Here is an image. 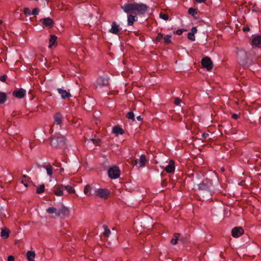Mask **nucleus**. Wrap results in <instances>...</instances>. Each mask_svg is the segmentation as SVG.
<instances>
[{"mask_svg":"<svg viewBox=\"0 0 261 261\" xmlns=\"http://www.w3.org/2000/svg\"><path fill=\"white\" fill-rule=\"evenodd\" d=\"M238 57L239 63L242 66L250 67L257 64L258 66H260L259 62L260 57L257 55L255 48H252L248 53H246L244 50H240L238 52Z\"/></svg>","mask_w":261,"mask_h":261,"instance_id":"1","label":"nucleus"},{"mask_svg":"<svg viewBox=\"0 0 261 261\" xmlns=\"http://www.w3.org/2000/svg\"><path fill=\"white\" fill-rule=\"evenodd\" d=\"M121 8L126 13L142 14L145 12L147 9L146 5L139 4L137 3H129L121 6Z\"/></svg>","mask_w":261,"mask_h":261,"instance_id":"2","label":"nucleus"},{"mask_svg":"<svg viewBox=\"0 0 261 261\" xmlns=\"http://www.w3.org/2000/svg\"><path fill=\"white\" fill-rule=\"evenodd\" d=\"M65 138L60 134H56L50 138V145L53 147H62L65 144Z\"/></svg>","mask_w":261,"mask_h":261,"instance_id":"3","label":"nucleus"},{"mask_svg":"<svg viewBox=\"0 0 261 261\" xmlns=\"http://www.w3.org/2000/svg\"><path fill=\"white\" fill-rule=\"evenodd\" d=\"M199 190L205 191L211 194L213 190V181L211 179L205 178L198 185Z\"/></svg>","mask_w":261,"mask_h":261,"instance_id":"4","label":"nucleus"},{"mask_svg":"<svg viewBox=\"0 0 261 261\" xmlns=\"http://www.w3.org/2000/svg\"><path fill=\"white\" fill-rule=\"evenodd\" d=\"M109 78L106 76H99L96 81V87L102 88L105 86H107L109 84Z\"/></svg>","mask_w":261,"mask_h":261,"instance_id":"5","label":"nucleus"},{"mask_svg":"<svg viewBox=\"0 0 261 261\" xmlns=\"http://www.w3.org/2000/svg\"><path fill=\"white\" fill-rule=\"evenodd\" d=\"M108 175L112 179H116L118 178L120 174V171L116 166H114L110 168L108 170Z\"/></svg>","mask_w":261,"mask_h":261,"instance_id":"6","label":"nucleus"},{"mask_svg":"<svg viewBox=\"0 0 261 261\" xmlns=\"http://www.w3.org/2000/svg\"><path fill=\"white\" fill-rule=\"evenodd\" d=\"M98 189L95 188L92 185H86L84 190V193L87 196L95 195L97 196Z\"/></svg>","mask_w":261,"mask_h":261,"instance_id":"7","label":"nucleus"},{"mask_svg":"<svg viewBox=\"0 0 261 261\" xmlns=\"http://www.w3.org/2000/svg\"><path fill=\"white\" fill-rule=\"evenodd\" d=\"M201 64L204 68H206L208 71L211 70L213 68V62L208 57H204L201 60Z\"/></svg>","mask_w":261,"mask_h":261,"instance_id":"8","label":"nucleus"},{"mask_svg":"<svg viewBox=\"0 0 261 261\" xmlns=\"http://www.w3.org/2000/svg\"><path fill=\"white\" fill-rule=\"evenodd\" d=\"M110 192L107 189H98L97 192V196L101 198L106 199L110 195Z\"/></svg>","mask_w":261,"mask_h":261,"instance_id":"9","label":"nucleus"},{"mask_svg":"<svg viewBox=\"0 0 261 261\" xmlns=\"http://www.w3.org/2000/svg\"><path fill=\"white\" fill-rule=\"evenodd\" d=\"M244 230L241 227H235L231 230V235L233 238H238L243 234Z\"/></svg>","mask_w":261,"mask_h":261,"instance_id":"10","label":"nucleus"},{"mask_svg":"<svg viewBox=\"0 0 261 261\" xmlns=\"http://www.w3.org/2000/svg\"><path fill=\"white\" fill-rule=\"evenodd\" d=\"M63 116L59 113H56L54 115V125H59L61 127V124L62 122Z\"/></svg>","mask_w":261,"mask_h":261,"instance_id":"11","label":"nucleus"},{"mask_svg":"<svg viewBox=\"0 0 261 261\" xmlns=\"http://www.w3.org/2000/svg\"><path fill=\"white\" fill-rule=\"evenodd\" d=\"M25 90L22 88H20L14 91V92H13V95L18 98H22L25 96Z\"/></svg>","mask_w":261,"mask_h":261,"instance_id":"12","label":"nucleus"},{"mask_svg":"<svg viewBox=\"0 0 261 261\" xmlns=\"http://www.w3.org/2000/svg\"><path fill=\"white\" fill-rule=\"evenodd\" d=\"M40 21L42 22L44 26L51 28L54 24V22L52 19L49 17L41 19Z\"/></svg>","mask_w":261,"mask_h":261,"instance_id":"13","label":"nucleus"},{"mask_svg":"<svg viewBox=\"0 0 261 261\" xmlns=\"http://www.w3.org/2000/svg\"><path fill=\"white\" fill-rule=\"evenodd\" d=\"M164 170L168 173H173L175 171L174 161L170 160L169 164L165 167Z\"/></svg>","mask_w":261,"mask_h":261,"instance_id":"14","label":"nucleus"},{"mask_svg":"<svg viewBox=\"0 0 261 261\" xmlns=\"http://www.w3.org/2000/svg\"><path fill=\"white\" fill-rule=\"evenodd\" d=\"M146 161V156L142 154L139 160L135 161V164L139 167H143L145 166Z\"/></svg>","mask_w":261,"mask_h":261,"instance_id":"15","label":"nucleus"},{"mask_svg":"<svg viewBox=\"0 0 261 261\" xmlns=\"http://www.w3.org/2000/svg\"><path fill=\"white\" fill-rule=\"evenodd\" d=\"M120 31L119 25L115 21H113L111 25V29L110 32L114 34H118Z\"/></svg>","mask_w":261,"mask_h":261,"instance_id":"16","label":"nucleus"},{"mask_svg":"<svg viewBox=\"0 0 261 261\" xmlns=\"http://www.w3.org/2000/svg\"><path fill=\"white\" fill-rule=\"evenodd\" d=\"M252 44L256 47H261V35L255 36L252 40Z\"/></svg>","mask_w":261,"mask_h":261,"instance_id":"17","label":"nucleus"},{"mask_svg":"<svg viewBox=\"0 0 261 261\" xmlns=\"http://www.w3.org/2000/svg\"><path fill=\"white\" fill-rule=\"evenodd\" d=\"M63 185H60L56 187L54 192L56 196H61L63 195Z\"/></svg>","mask_w":261,"mask_h":261,"instance_id":"18","label":"nucleus"},{"mask_svg":"<svg viewBox=\"0 0 261 261\" xmlns=\"http://www.w3.org/2000/svg\"><path fill=\"white\" fill-rule=\"evenodd\" d=\"M58 213L60 214V216L61 215L65 216L69 215V211L67 207L63 205L58 208Z\"/></svg>","mask_w":261,"mask_h":261,"instance_id":"19","label":"nucleus"},{"mask_svg":"<svg viewBox=\"0 0 261 261\" xmlns=\"http://www.w3.org/2000/svg\"><path fill=\"white\" fill-rule=\"evenodd\" d=\"M57 90L59 93H60L61 95V97L63 99L71 97V95L70 94V93L67 92L65 90H63L61 88H58Z\"/></svg>","mask_w":261,"mask_h":261,"instance_id":"20","label":"nucleus"},{"mask_svg":"<svg viewBox=\"0 0 261 261\" xmlns=\"http://www.w3.org/2000/svg\"><path fill=\"white\" fill-rule=\"evenodd\" d=\"M46 212L49 214H55L57 217L60 216V214L58 213V208L54 207H49L46 210Z\"/></svg>","mask_w":261,"mask_h":261,"instance_id":"21","label":"nucleus"},{"mask_svg":"<svg viewBox=\"0 0 261 261\" xmlns=\"http://www.w3.org/2000/svg\"><path fill=\"white\" fill-rule=\"evenodd\" d=\"M38 167H41L45 168L46 170L47 174L48 175L50 176L53 174V167L50 165L48 164L47 165H38Z\"/></svg>","mask_w":261,"mask_h":261,"instance_id":"22","label":"nucleus"},{"mask_svg":"<svg viewBox=\"0 0 261 261\" xmlns=\"http://www.w3.org/2000/svg\"><path fill=\"white\" fill-rule=\"evenodd\" d=\"M137 18L136 16L133 15L132 14H129L127 15V24L128 25H132L134 22L136 21Z\"/></svg>","mask_w":261,"mask_h":261,"instance_id":"23","label":"nucleus"},{"mask_svg":"<svg viewBox=\"0 0 261 261\" xmlns=\"http://www.w3.org/2000/svg\"><path fill=\"white\" fill-rule=\"evenodd\" d=\"M1 236L3 239H7L9 236V230L6 228H3L1 233Z\"/></svg>","mask_w":261,"mask_h":261,"instance_id":"24","label":"nucleus"},{"mask_svg":"<svg viewBox=\"0 0 261 261\" xmlns=\"http://www.w3.org/2000/svg\"><path fill=\"white\" fill-rule=\"evenodd\" d=\"M27 258L29 261H35L34 258L35 256V253L34 251H28L27 253Z\"/></svg>","mask_w":261,"mask_h":261,"instance_id":"25","label":"nucleus"},{"mask_svg":"<svg viewBox=\"0 0 261 261\" xmlns=\"http://www.w3.org/2000/svg\"><path fill=\"white\" fill-rule=\"evenodd\" d=\"M113 133L116 135H118V134L122 135L123 134L124 131L120 127H119L118 126H115L113 128Z\"/></svg>","mask_w":261,"mask_h":261,"instance_id":"26","label":"nucleus"},{"mask_svg":"<svg viewBox=\"0 0 261 261\" xmlns=\"http://www.w3.org/2000/svg\"><path fill=\"white\" fill-rule=\"evenodd\" d=\"M57 39V37L55 35H50L49 39L50 44L48 47H51L53 45H54Z\"/></svg>","mask_w":261,"mask_h":261,"instance_id":"27","label":"nucleus"},{"mask_svg":"<svg viewBox=\"0 0 261 261\" xmlns=\"http://www.w3.org/2000/svg\"><path fill=\"white\" fill-rule=\"evenodd\" d=\"M179 236H180V234L179 233H175L174 234V238H173L171 240V243L173 245L176 244Z\"/></svg>","mask_w":261,"mask_h":261,"instance_id":"28","label":"nucleus"},{"mask_svg":"<svg viewBox=\"0 0 261 261\" xmlns=\"http://www.w3.org/2000/svg\"><path fill=\"white\" fill-rule=\"evenodd\" d=\"M64 190H66L69 193H73L74 192L73 188L70 186H64L63 185Z\"/></svg>","mask_w":261,"mask_h":261,"instance_id":"29","label":"nucleus"},{"mask_svg":"<svg viewBox=\"0 0 261 261\" xmlns=\"http://www.w3.org/2000/svg\"><path fill=\"white\" fill-rule=\"evenodd\" d=\"M6 94L5 93L0 92V104L4 103L6 100Z\"/></svg>","mask_w":261,"mask_h":261,"instance_id":"30","label":"nucleus"},{"mask_svg":"<svg viewBox=\"0 0 261 261\" xmlns=\"http://www.w3.org/2000/svg\"><path fill=\"white\" fill-rule=\"evenodd\" d=\"M126 117L128 119H131L133 121H134L135 120V115H134V113L133 112H132V111L129 112L128 113H127L126 114Z\"/></svg>","mask_w":261,"mask_h":261,"instance_id":"31","label":"nucleus"},{"mask_svg":"<svg viewBox=\"0 0 261 261\" xmlns=\"http://www.w3.org/2000/svg\"><path fill=\"white\" fill-rule=\"evenodd\" d=\"M103 227L105 229V232L103 233L104 236L106 237H109L111 233V231H110V229H109L108 227L106 225H103Z\"/></svg>","mask_w":261,"mask_h":261,"instance_id":"32","label":"nucleus"},{"mask_svg":"<svg viewBox=\"0 0 261 261\" xmlns=\"http://www.w3.org/2000/svg\"><path fill=\"white\" fill-rule=\"evenodd\" d=\"M171 35H165L164 36V42L166 44H169L171 43Z\"/></svg>","mask_w":261,"mask_h":261,"instance_id":"33","label":"nucleus"},{"mask_svg":"<svg viewBox=\"0 0 261 261\" xmlns=\"http://www.w3.org/2000/svg\"><path fill=\"white\" fill-rule=\"evenodd\" d=\"M45 189V186L44 185H40L39 187L37 188L36 190V193L38 194H41L43 193Z\"/></svg>","mask_w":261,"mask_h":261,"instance_id":"34","label":"nucleus"},{"mask_svg":"<svg viewBox=\"0 0 261 261\" xmlns=\"http://www.w3.org/2000/svg\"><path fill=\"white\" fill-rule=\"evenodd\" d=\"M188 13L189 14H191L193 16H195V15L197 14L196 10L193 8H189L188 10Z\"/></svg>","mask_w":261,"mask_h":261,"instance_id":"35","label":"nucleus"},{"mask_svg":"<svg viewBox=\"0 0 261 261\" xmlns=\"http://www.w3.org/2000/svg\"><path fill=\"white\" fill-rule=\"evenodd\" d=\"M160 17L165 20H167L168 19V15L167 14L161 12L160 13Z\"/></svg>","mask_w":261,"mask_h":261,"instance_id":"36","label":"nucleus"},{"mask_svg":"<svg viewBox=\"0 0 261 261\" xmlns=\"http://www.w3.org/2000/svg\"><path fill=\"white\" fill-rule=\"evenodd\" d=\"M39 11H40V10L39 8H35L31 12V15H33L36 16L37 15H38L39 14Z\"/></svg>","mask_w":261,"mask_h":261,"instance_id":"37","label":"nucleus"},{"mask_svg":"<svg viewBox=\"0 0 261 261\" xmlns=\"http://www.w3.org/2000/svg\"><path fill=\"white\" fill-rule=\"evenodd\" d=\"M188 38L191 41H194L195 40L194 34L193 33H189L188 34Z\"/></svg>","mask_w":261,"mask_h":261,"instance_id":"38","label":"nucleus"},{"mask_svg":"<svg viewBox=\"0 0 261 261\" xmlns=\"http://www.w3.org/2000/svg\"><path fill=\"white\" fill-rule=\"evenodd\" d=\"M23 12L25 15H31V11L29 8H25L23 10Z\"/></svg>","mask_w":261,"mask_h":261,"instance_id":"39","label":"nucleus"},{"mask_svg":"<svg viewBox=\"0 0 261 261\" xmlns=\"http://www.w3.org/2000/svg\"><path fill=\"white\" fill-rule=\"evenodd\" d=\"M91 140L93 143L96 145H99L100 142V140L99 139H92Z\"/></svg>","mask_w":261,"mask_h":261,"instance_id":"40","label":"nucleus"},{"mask_svg":"<svg viewBox=\"0 0 261 261\" xmlns=\"http://www.w3.org/2000/svg\"><path fill=\"white\" fill-rule=\"evenodd\" d=\"M164 34L159 33L158 36L156 37V41H160L162 38H164Z\"/></svg>","mask_w":261,"mask_h":261,"instance_id":"41","label":"nucleus"},{"mask_svg":"<svg viewBox=\"0 0 261 261\" xmlns=\"http://www.w3.org/2000/svg\"><path fill=\"white\" fill-rule=\"evenodd\" d=\"M180 103V99L178 97H176L174 99V103L176 105H179V103Z\"/></svg>","mask_w":261,"mask_h":261,"instance_id":"42","label":"nucleus"},{"mask_svg":"<svg viewBox=\"0 0 261 261\" xmlns=\"http://www.w3.org/2000/svg\"><path fill=\"white\" fill-rule=\"evenodd\" d=\"M7 78V76L6 75H3L0 76V81L5 82L6 81V79Z\"/></svg>","mask_w":261,"mask_h":261,"instance_id":"43","label":"nucleus"},{"mask_svg":"<svg viewBox=\"0 0 261 261\" xmlns=\"http://www.w3.org/2000/svg\"><path fill=\"white\" fill-rule=\"evenodd\" d=\"M184 29H178L176 31V34L178 35H181L184 32Z\"/></svg>","mask_w":261,"mask_h":261,"instance_id":"44","label":"nucleus"},{"mask_svg":"<svg viewBox=\"0 0 261 261\" xmlns=\"http://www.w3.org/2000/svg\"><path fill=\"white\" fill-rule=\"evenodd\" d=\"M209 134L207 133H204L202 134L201 137L203 139H206L208 137Z\"/></svg>","mask_w":261,"mask_h":261,"instance_id":"45","label":"nucleus"},{"mask_svg":"<svg viewBox=\"0 0 261 261\" xmlns=\"http://www.w3.org/2000/svg\"><path fill=\"white\" fill-rule=\"evenodd\" d=\"M7 261H14V257L12 255H9Z\"/></svg>","mask_w":261,"mask_h":261,"instance_id":"46","label":"nucleus"},{"mask_svg":"<svg viewBox=\"0 0 261 261\" xmlns=\"http://www.w3.org/2000/svg\"><path fill=\"white\" fill-rule=\"evenodd\" d=\"M243 30L244 32H248L250 30V29L248 27L246 26L243 28Z\"/></svg>","mask_w":261,"mask_h":261,"instance_id":"47","label":"nucleus"},{"mask_svg":"<svg viewBox=\"0 0 261 261\" xmlns=\"http://www.w3.org/2000/svg\"><path fill=\"white\" fill-rule=\"evenodd\" d=\"M239 117V115L237 114H233L232 115V118L234 119H237Z\"/></svg>","mask_w":261,"mask_h":261,"instance_id":"48","label":"nucleus"},{"mask_svg":"<svg viewBox=\"0 0 261 261\" xmlns=\"http://www.w3.org/2000/svg\"><path fill=\"white\" fill-rule=\"evenodd\" d=\"M191 33H193L194 34V33H196L197 32V29L196 27H193L191 29Z\"/></svg>","mask_w":261,"mask_h":261,"instance_id":"49","label":"nucleus"},{"mask_svg":"<svg viewBox=\"0 0 261 261\" xmlns=\"http://www.w3.org/2000/svg\"><path fill=\"white\" fill-rule=\"evenodd\" d=\"M197 3H201L204 2L205 0H195Z\"/></svg>","mask_w":261,"mask_h":261,"instance_id":"50","label":"nucleus"},{"mask_svg":"<svg viewBox=\"0 0 261 261\" xmlns=\"http://www.w3.org/2000/svg\"><path fill=\"white\" fill-rule=\"evenodd\" d=\"M137 119L138 120V121H141L142 120V117L141 116H137Z\"/></svg>","mask_w":261,"mask_h":261,"instance_id":"51","label":"nucleus"},{"mask_svg":"<svg viewBox=\"0 0 261 261\" xmlns=\"http://www.w3.org/2000/svg\"><path fill=\"white\" fill-rule=\"evenodd\" d=\"M22 177L23 178H29L26 175H22Z\"/></svg>","mask_w":261,"mask_h":261,"instance_id":"52","label":"nucleus"},{"mask_svg":"<svg viewBox=\"0 0 261 261\" xmlns=\"http://www.w3.org/2000/svg\"><path fill=\"white\" fill-rule=\"evenodd\" d=\"M55 165V164H54ZM60 165L61 164L60 163H58L57 164H56V166H57V167H60Z\"/></svg>","mask_w":261,"mask_h":261,"instance_id":"53","label":"nucleus"},{"mask_svg":"<svg viewBox=\"0 0 261 261\" xmlns=\"http://www.w3.org/2000/svg\"><path fill=\"white\" fill-rule=\"evenodd\" d=\"M23 185L25 187H28V184L27 183H24Z\"/></svg>","mask_w":261,"mask_h":261,"instance_id":"54","label":"nucleus"},{"mask_svg":"<svg viewBox=\"0 0 261 261\" xmlns=\"http://www.w3.org/2000/svg\"><path fill=\"white\" fill-rule=\"evenodd\" d=\"M21 182H22V184H24V180H21Z\"/></svg>","mask_w":261,"mask_h":261,"instance_id":"55","label":"nucleus"},{"mask_svg":"<svg viewBox=\"0 0 261 261\" xmlns=\"http://www.w3.org/2000/svg\"><path fill=\"white\" fill-rule=\"evenodd\" d=\"M147 28H148V30L149 29H150V27H149V25H148Z\"/></svg>","mask_w":261,"mask_h":261,"instance_id":"56","label":"nucleus"},{"mask_svg":"<svg viewBox=\"0 0 261 261\" xmlns=\"http://www.w3.org/2000/svg\"><path fill=\"white\" fill-rule=\"evenodd\" d=\"M63 170H64V169H63V168H61V171H63Z\"/></svg>","mask_w":261,"mask_h":261,"instance_id":"57","label":"nucleus"},{"mask_svg":"<svg viewBox=\"0 0 261 261\" xmlns=\"http://www.w3.org/2000/svg\"><path fill=\"white\" fill-rule=\"evenodd\" d=\"M2 23V21L0 20V24Z\"/></svg>","mask_w":261,"mask_h":261,"instance_id":"58","label":"nucleus"},{"mask_svg":"<svg viewBox=\"0 0 261 261\" xmlns=\"http://www.w3.org/2000/svg\"><path fill=\"white\" fill-rule=\"evenodd\" d=\"M150 158V156L148 154V159Z\"/></svg>","mask_w":261,"mask_h":261,"instance_id":"59","label":"nucleus"}]
</instances>
